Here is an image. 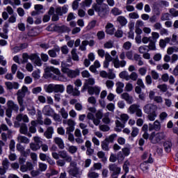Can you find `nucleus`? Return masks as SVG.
Listing matches in <instances>:
<instances>
[{"instance_id":"cd10ccee","label":"nucleus","mask_w":178,"mask_h":178,"mask_svg":"<svg viewBox=\"0 0 178 178\" xmlns=\"http://www.w3.org/2000/svg\"><path fill=\"white\" fill-rule=\"evenodd\" d=\"M30 148L32 151L36 152L40 149L39 143H30Z\"/></svg>"},{"instance_id":"49530a36","label":"nucleus","mask_w":178,"mask_h":178,"mask_svg":"<svg viewBox=\"0 0 178 178\" xmlns=\"http://www.w3.org/2000/svg\"><path fill=\"white\" fill-rule=\"evenodd\" d=\"M17 27L19 31L24 32L26 31V25L24 23H19Z\"/></svg>"},{"instance_id":"393cba45","label":"nucleus","mask_w":178,"mask_h":178,"mask_svg":"<svg viewBox=\"0 0 178 178\" xmlns=\"http://www.w3.org/2000/svg\"><path fill=\"white\" fill-rule=\"evenodd\" d=\"M18 140H20L21 143L29 144V143H30V140L29 139V138L25 136H20L19 137H18Z\"/></svg>"},{"instance_id":"0e129e2a","label":"nucleus","mask_w":178,"mask_h":178,"mask_svg":"<svg viewBox=\"0 0 178 178\" xmlns=\"http://www.w3.org/2000/svg\"><path fill=\"white\" fill-rule=\"evenodd\" d=\"M67 152L66 151H60L59 152V156L61 158V159H65L67 156Z\"/></svg>"},{"instance_id":"a18cd8bd","label":"nucleus","mask_w":178,"mask_h":178,"mask_svg":"<svg viewBox=\"0 0 178 178\" xmlns=\"http://www.w3.org/2000/svg\"><path fill=\"white\" fill-rule=\"evenodd\" d=\"M95 117L97 119L102 120L104 117V113L102 110L97 111V112L95 113Z\"/></svg>"},{"instance_id":"3c124183","label":"nucleus","mask_w":178,"mask_h":178,"mask_svg":"<svg viewBox=\"0 0 178 178\" xmlns=\"http://www.w3.org/2000/svg\"><path fill=\"white\" fill-rule=\"evenodd\" d=\"M17 12L20 17H23L25 15V10L22 8H18Z\"/></svg>"},{"instance_id":"0eeeda50","label":"nucleus","mask_w":178,"mask_h":178,"mask_svg":"<svg viewBox=\"0 0 178 178\" xmlns=\"http://www.w3.org/2000/svg\"><path fill=\"white\" fill-rule=\"evenodd\" d=\"M55 8L51 6L50 7L48 13H47V15H51V22H58L59 19H60V17L59 15H58L57 14H55Z\"/></svg>"},{"instance_id":"338daca9","label":"nucleus","mask_w":178,"mask_h":178,"mask_svg":"<svg viewBox=\"0 0 178 178\" xmlns=\"http://www.w3.org/2000/svg\"><path fill=\"white\" fill-rule=\"evenodd\" d=\"M74 87L72 85H68L67 86V92L68 95H71L73 92Z\"/></svg>"},{"instance_id":"052dcab7","label":"nucleus","mask_w":178,"mask_h":178,"mask_svg":"<svg viewBox=\"0 0 178 178\" xmlns=\"http://www.w3.org/2000/svg\"><path fill=\"white\" fill-rule=\"evenodd\" d=\"M148 163H145V161L140 164L141 169L145 170H148L149 169V165H147Z\"/></svg>"},{"instance_id":"aec40b11","label":"nucleus","mask_w":178,"mask_h":178,"mask_svg":"<svg viewBox=\"0 0 178 178\" xmlns=\"http://www.w3.org/2000/svg\"><path fill=\"white\" fill-rule=\"evenodd\" d=\"M118 137V134H111L108 138H105V140L110 143H113V141L115 140V138Z\"/></svg>"},{"instance_id":"e2e57ef3","label":"nucleus","mask_w":178,"mask_h":178,"mask_svg":"<svg viewBox=\"0 0 178 178\" xmlns=\"http://www.w3.org/2000/svg\"><path fill=\"white\" fill-rule=\"evenodd\" d=\"M115 85V83H113V81L108 80L106 82V86L108 88H113V86Z\"/></svg>"},{"instance_id":"39448f33","label":"nucleus","mask_w":178,"mask_h":178,"mask_svg":"<svg viewBox=\"0 0 178 178\" xmlns=\"http://www.w3.org/2000/svg\"><path fill=\"white\" fill-rule=\"evenodd\" d=\"M29 92V88L26 86H23L21 90H17V102L22 104L24 102V98L26 97V92Z\"/></svg>"},{"instance_id":"b1692460","label":"nucleus","mask_w":178,"mask_h":178,"mask_svg":"<svg viewBox=\"0 0 178 178\" xmlns=\"http://www.w3.org/2000/svg\"><path fill=\"white\" fill-rule=\"evenodd\" d=\"M89 41L88 40H83L81 42V44L79 47L81 51H84L86 50V47L88 45Z\"/></svg>"},{"instance_id":"864d4df0","label":"nucleus","mask_w":178,"mask_h":178,"mask_svg":"<svg viewBox=\"0 0 178 178\" xmlns=\"http://www.w3.org/2000/svg\"><path fill=\"white\" fill-rule=\"evenodd\" d=\"M51 19V15H44L42 18L43 23H48Z\"/></svg>"},{"instance_id":"8fccbe9b","label":"nucleus","mask_w":178,"mask_h":178,"mask_svg":"<svg viewBox=\"0 0 178 178\" xmlns=\"http://www.w3.org/2000/svg\"><path fill=\"white\" fill-rule=\"evenodd\" d=\"M131 47V43L129 41L125 42L123 44V48L125 50H129Z\"/></svg>"},{"instance_id":"4468645a","label":"nucleus","mask_w":178,"mask_h":178,"mask_svg":"<svg viewBox=\"0 0 178 178\" xmlns=\"http://www.w3.org/2000/svg\"><path fill=\"white\" fill-rule=\"evenodd\" d=\"M54 141H55V143L58 145V147L60 149H63L65 148V145L61 138L56 137L54 139Z\"/></svg>"},{"instance_id":"13d9d810","label":"nucleus","mask_w":178,"mask_h":178,"mask_svg":"<svg viewBox=\"0 0 178 178\" xmlns=\"http://www.w3.org/2000/svg\"><path fill=\"white\" fill-rule=\"evenodd\" d=\"M106 108L110 111L112 112L115 110V104L113 103H109L106 106Z\"/></svg>"},{"instance_id":"ddd939ff","label":"nucleus","mask_w":178,"mask_h":178,"mask_svg":"<svg viewBox=\"0 0 178 178\" xmlns=\"http://www.w3.org/2000/svg\"><path fill=\"white\" fill-rule=\"evenodd\" d=\"M53 134H54L53 127H49L47 131H44V135L47 139H51L52 138Z\"/></svg>"},{"instance_id":"603ef678","label":"nucleus","mask_w":178,"mask_h":178,"mask_svg":"<svg viewBox=\"0 0 178 178\" xmlns=\"http://www.w3.org/2000/svg\"><path fill=\"white\" fill-rule=\"evenodd\" d=\"M61 115L63 118L67 119L68 118V113L65 111V108H62L60 111Z\"/></svg>"},{"instance_id":"4c0bfd02","label":"nucleus","mask_w":178,"mask_h":178,"mask_svg":"<svg viewBox=\"0 0 178 178\" xmlns=\"http://www.w3.org/2000/svg\"><path fill=\"white\" fill-rule=\"evenodd\" d=\"M119 76L120 79H125L127 81L129 80V78H128L129 75H128L127 72H126V71L121 72L119 74Z\"/></svg>"},{"instance_id":"37998d69","label":"nucleus","mask_w":178,"mask_h":178,"mask_svg":"<svg viewBox=\"0 0 178 178\" xmlns=\"http://www.w3.org/2000/svg\"><path fill=\"white\" fill-rule=\"evenodd\" d=\"M139 134V129L138 127H133V131H131V136L133 138L136 137Z\"/></svg>"},{"instance_id":"680f3d73","label":"nucleus","mask_w":178,"mask_h":178,"mask_svg":"<svg viewBox=\"0 0 178 178\" xmlns=\"http://www.w3.org/2000/svg\"><path fill=\"white\" fill-rule=\"evenodd\" d=\"M116 161H118V156H116L113 154H111L110 156V158H109V161L115 163V162H116Z\"/></svg>"},{"instance_id":"dca6fc26","label":"nucleus","mask_w":178,"mask_h":178,"mask_svg":"<svg viewBox=\"0 0 178 178\" xmlns=\"http://www.w3.org/2000/svg\"><path fill=\"white\" fill-rule=\"evenodd\" d=\"M117 22L121 25L122 27L125 26L127 24V19L123 16H119L117 18Z\"/></svg>"},{"instance_id":"1a4fd4ad","label":"nucleus","mask_w":178,"mask_h":178,"mask_svg":"<svg viewBox=\"0 0 178 178\" xmlns=\"http://www.w3.org/2000/svg\"><path fill=\"white\" fill-rule=\"evenodd\" d=\"M163 146L166 153H170L172 151V143L170 140H165L163 142Z\"/></svg>"},{"instance_id":"6e6d98bb","label":"nucleus","mask_w":178,"mask_h":178,"mask_svg":"<svg viewBox=\"0 0 178 178\" xmlns=\"http://www.w3.org/2000/svg\"><path fill=\"white\" fill-rule=\"evenodd\" d=\"M39 168L40 171L44 172L47 170V165L42 163H39Z\"/></svg>"},{"instance_id":"bf43d9fd","label":"nucleus","mask_w":178,"mask_h":178,"mask_svg":"<svg viewBox=\"0 0 178 178\" xmlns=\"http://www.w3.org/2000/svg\"><path fill=\"white\" fill-rule=\"evenodd\" d=\"M120 118H121L122 122H127L129 118V115L125 113L122 114Z\"/></svg>"},{"instance_id":"5701e85b","label":"nucleus","mask_w":178,"mask_h":178,"mask_svg":"<svg viewBox=\"0 0 178 178\" xmlns=\"http://www.w3.org/2000/svg\"><path fill=\"white\" fill-rule=\"evenodd\" d=\"M44 88L47 92L51 93L54 92V85L53 84L45 85Z\"/></svg>"},{"instance_id":"774afa93","label":"nucleus","mask_w":178,"mask_h":178,"mask_svg":"<svg viewBox=\"0 0 178 178\" xmlns=\"http://www.w3.org/2000/svg\"><path fill=\"white\" fill-rule=\"evenodd\" d=\"M133 90V85L131 83H127L125 86V90L127 92H131Z\"/></svg>"},{"instance_id":"ea45409f","label":"nucleus","mask_w":178,"mask_h":178,"mask_svg":"<svg viewBox=\"0 0 178 178\" xmlns=\"http://www.w3.org/2000/svg\"><path fill=\"white\" fill-rule=\"evenodd\" d=\"M96 25H97V20L93 19L90 23H88V28L89 29V30H92L94 28H95Z\"/></svg>"},{"instance_id":"bb28decb","label":"nucleus","mask_w":178,"mask_h":178,"mask_svg":"<svg viewBox=\"0 0 178 178\" xmlns=\"http://www.w3.org/2000/svg\"><path fill=\"white\" fill-rule=\"evenodd\" d=\"M124 155L122 154V152H119L117 154V160L118 163L120 164L122 163V161L124 160Z\"/></svg>"},{"instance_id":"58836bf2","label":"nucleus","mask_w":178,"mask_h":178,"mask_svg":"<svg viewBox=\"0 0 178 178\" xmlns=\"http://www.w3.org/2000/svg\"><path fill=\"white\" fill-rule=\"evenodd\" d=\"M23 61L22 63H29V59H30V56H29L28 53H23L22 54Z\"/></svg>"},{"instance_id":"412c9836","label":"nucleus","mask_w":178,"mask_h":178,"mask_svg":"<svg viewBox=\"0 0 178 178\" xmlns=\"http://www.w3.org/2000/svg\"><path fill=\"white\" fill-rule=\"evenodd\" d=\"M140 106L138 104H132L129 106V110L131 114H134L139 109Z\"/></svg>"},{"instance_id":"c9c22d12","label":"nucleus","mask_w":178,"mask_h":178,"mask_svg":"<svg viewBox=\"0 0 178 178\" xmlns=\"http://www.w3.org/2000/svg\"><path fill=\"white\" fill-rule=\"evenodd\" d=\"M15 140H14V139H12L10 141V145H9V149L10 151L11 152H15Z\"/></svg>"},{"instance_id":"6ab92c4d","label":"nucleus","mask_w":178,"mask_h":178,"mask_svg":"<svg viewBox=\"0 0 178 178\" xmlns=\"http://www.w3.org/2000/svg\"><path fill=\"white\" fill-rule=\"evenodd\" d=\"M109 145L110 143L107 142L106 139H104V140H103L101 143L102 149L104 151H109Z\"/></svg>"},{"instance_id":"c85d7f7f","label":"nucleus","mask_w":178,"mask_h":178,"mask_svg":"<svg viewBox=\"0 0 178 178\" xmlns=\"http://www.w3.org/2000/svg\"><path fill=\"white\" fill-rule=\"evenodd\" d=\"M97 37L99 40H102L105 38L106 33L104 31H99L97 33Z\"/></svg>"},{"instance_id":"de8ad7c7","label":"nucleus","mask_w":178,"mask_h":178,"mask_svg":"<svg viewBox=\"0 0 178 178\" xmlns=\"http://www.w3.org/2000/svg\"><path fill=\"white\" fill-rule=\"evenodd\" d=\"M102 122L105 124H111V118H109L108 115H105L102 119Z\"/></svg>"},{"instance_id":"f257e3e1","label":"nucleus","mask_w":178,"mask_h":178,"mask_svg":"<svg viewBox=\"0 0 178 178\" xmlns=\"http://www.w3.org/2000/svg\"><path fill=\"white\" fill-rule=\"evenodd\" d=\"M46 31L48 32H56L58 33H70L71 31V29L70 27L65 26V25H62V26H58L54 23H51L48 25L46 28Z\"/></svg>"},{"instance_id":"473e14b6","label":"nucleus","mask_w":178,"mask_h":178,"mask_svg":"<svg viewBox=\"0 0 178 178\" xmlns=\"http://www.w3.org/2000/svg\"><path fill=\"white\" fill-rule=\"evenodd\" d=\"M70 175L72 177H76L79 175V169L77 168H74L70 170Z\"/></svg>"},{"instance_id":"4d7b16f0","label":"nucleus","mask_w":178,"mask_h":178,"mask_svg":"<svg viewBox=\"0 0 178 178\" xmlns=\"http://www.w3.org/2000/svg\"><path fill=\"white\" fill-rule=\"evenodd\" d=\"M122 154L124 156H128L129 154H130V150L129 148L127 147H124L122 149Z\"/></svg>"},{"instance_id":"423d86ee","label":"nucleus","mask_w":178,"mask_h":178,"mask_svg":"<svg viewBox=\"0 0 178 178\" xmlns=\"http://www.w3.org/2000/svg\"><path fill=\"white\" fill-rule=\"evenodd\" d=\"M108 169L110 172H112V174L111 175V178L118 177V175L120 174L121 172V168L120 167H118V165H116V163L110 164L108 165Z\"/></svg>"},{"instance_id":"c03bdc74","label":"nucleus","mask_w":178,"mask_h":178,"mask_svg":"<svg viewBox=\"0 0 178 178\" xmlns=\"http://www.w3.org/2000/svg\"><path fill=\"white\" fill-rule=\"evenodd\" d=\"M157 88L160 89L162 92H165L168 90V86L166 84H162L157 86Z\"/></svg>"},{"instance_id":"72a5a7b5","label":"nucleus","mask_w":178,"mask_h":178,"mask_svg":"<svg viewBox=\"0 0 178 178\" xmlns=\"http://www.w3.org/2000/svg\"><path fill=\"white\" fill-rule=\"evenodd\" d=\"M147 48H149V49L152 50V51L156 50V47L155 41H153L152 40H150L149 46L147 47Z\"/></svg>"},{"instance_id":"f3484780","label":"nucleus","mask_w":178,"mask_h":178,"mask_svg":"<svg viewBox=\"0 0 178 178\" xmlns=\"http://www.w3.org/2000/svg\"><path fill=\"white\" fill-rule=\"evenodd\" d=\"M165 138V134L163 131L158 132L156 134V142L159 143L162 140H164Z\"/></svg>"},{"instance_id":"2eb2a0df","label":"nucleus","mask_w":178,"mask_h":178,"mask_svg":"<svg viewBox=\"0 0 178 178\" xmlns=\"http://www.w3.org/2000/svg\"><path fill=\"white\" fill-rule=\"evenodd\" d=\"M65 90V87L63 85H54V92H63Z\"/></svg>"},{"instance_id":"9b49d317","label":"nucleus","mask_w":178,"mask_h":178,"mask_svg":"<svg viewBox=\"0 0 178 178\" xmlns=\"http://www.w3.org/2000/svg\"><path fill=\"white\" fill-rule=\"evenodd\" d=\"M26 29L29 30L27 33V35L28 37H36L38 35V33L37 32V31L35 30V29L32 28L31 29H30V26L26 25Z\"/></svg>"},{"instance_id":"f03ea898","label":"nucleus","mask_w":178,"mask_h":178,"mask_svg":"<svg viewBox=\"0 0 178 178\" xmlns=\"http://www.w3.org/2000/svg\"><path fill=\"white\" fill-rule=\"evenodd\" d=\"M143 110L145 113L149 115V121L154 122L157 117L156 111L158 110V106L153 104H148L144 106Z\"/></svg>"},{"instance_id":"7c9ffc66","label":"nucleus","mask_w":178,"mask_h":178,"mask_svg":"<svg viewBox=\"0 0 178 178\" xmlns=\"http://www.w3.org/2000/svg\"><path fill=\"white\" fill-rule=\"evenodd\" d=\"M71 54L72 55V60H74V61L79 60V57L77 53L76 52L75 49H74L71 51Z\"/></svg>"},{"instance_id":"a878e982","label":"nucleus","mask_w":178,"mask_h":178,"mask_svg":"<svg viewBox=\"0 0 178 178\" xmlns=\"http://www.w3.org/2000/svg\"><path fill=\"white\" fill-rule=\"evenodd\" d=\"M130 165V163L128 160H127L122 166V169L124 171L126 174H127L129 172V166Z\"/></svg>"},{"instance_id":"f704fd0d","label":"nucleus","mask_w":178,"mask_h":178,"mask_svg":"<svg viewBox=\"0 0 178 178\" xmlns=\"http://www.w3.org/2000/svg\"><path fill=\"white\" fill-rule=\"evenodd\" d=\"M27 131H29V129L27 128V125L26 124L22 126L19 129V132L22 134L26 135L27 134Z\"/></svg>"},{"instance_id":"20e7f679","label":"nucleus","mask_w":178,"mask_h":178,"mask_svg":"<svg viewBox=\"0 0 178 178\" xmlns=\"http://www.w3.org/2000/svg\"><path fill=\"white\" fill-rule=\"evenodd\" d=\"M109 6L108 5L104 3L102 7L95 6V10L98 12L99 16L100 17H106L109 13Z\"/></svg>"},{"instance_id":"2f4dec72","label":"nucleus","mask_w":178,"mask_h":178,"mask_svg":"<svg viewBox=\"0 0 178 178\" xmlns=\"http://www.w3.org/2000/svg\"><path fill=\"white\" fill-rule=\"evenodd\" d=\"M134 24H131V26H129L130 31L128 33V38L132 39V40H134V33L131 30L134 28Z\"/></svg>"},{"instance_id":"4be33fe9","label":"nucleus","mask_w":178,"mask_h":178,"mask_svg":"<svg viewBox=\"0 0 178 178\" xmlns=\"http://www.w3.org/2000/svg\"><path fill=\"white\" fill-rule=\"evenodd\" d=\"M111 13L113 15V16H119V15H122V12L119 8L115 7L112 8Z\"/></svg>"},{"instance_id":"9d476101","label":"nucleus","mask_w":178,"mask_h":178,"mask_svg":"<svg viewBox=\"0 0 178 178\" xmlns=\"http://www.w3.org/2000/svg\"><path fill=\"white\" fill-rule=\"evenodd\" d=\"M101 89L97 86L90 87L88 88V94L92 95L95 94V95H99L100 94Z\"/></svg>"},{"instance_id":"f8f14e48","label":"nucleus","mask_w":178,"mask_h":178,"mask_svg":"<svg viewBox=\"0 0 178 178\" xmlns=\"http://www.w3.org/2000/svg\"><path fill=\"white\" fill-rule=\"evenodd\" d=\"M42 113L45 116L50 117L51 113H54V110L50 107V106L47 105L43 108Z\"/></svg>"},{"instance_id":"6e6552de","label":"nucleus","mask_w":178,"mask_h":178,"mask_svg":"<svg viewBox=\"0 0 178 178\" xmlns=\"http://www.w3.org/2000/svg\"><path fill=\"white\" fill-rule=\"evenodd\" d=\"M51 72V71L50 67H46V69H44V74L43 75L44 78L47 79L49 78L53 77L54 79H57V76L54 75Z\"/></svg>"},{"instance_id":"a19ab883","label":"nucleus","mask_w":178,"mask_h":178,"mask_svg":"<svg viewBox=\"0 0 178 178\" xmlns=\"http://www.w3.org/2000/svg\"><path fill=\"white\" fill-rule=\"evenodd\" d=\"M161 22H165V20H170V14L168 13H163L161 16Z\"/></svg>"},{"instance_id":"09e8293b","label":"nucleus","mask_w":178,"mask_h":178,"mask_svg":"<svg viewBox=\"0 0 178 178\" xmlns=\"http://www.w3.org/2000/svg\"><path fill=\"white\" fill-rule=\"evenodd\" d=\"M138 76L136 72H132L130 76L128 75L129 80L131 79L133 81H136Z\"/></svg>"},{"instance_id":"7ed1b4c3","label":"nucleus","mask_w":178,"mask_h":178,"mask_svg":"<svg viewBox=\"0 0 178 178\" xmlns=\"http://www.w3.org/2000/svg\"><path fill=\"white\" fill-rule=\"evenodd\" d=\"M63 65L62 63L61 71L63 73L67 74L68 78L74 79L80 75V70L79 69H76L75 70H70L66 67L68 66L67 65H66L65 67H63Z\"/></svg>"},{"instance_id":"5fc2aeb1","label":"nucleus","mask_w":178,"mask_h":178,"mask_svg":"<svg viewBox=\"0 0 178 178\" xmlns=\"http://www.w3.org/2000/svg\"><path fill=\"white\" fill-rule=\"evenodd\" d=\"M123 36V32L122 30H117V31L115 33V37L117 38H121Z\"/></svg>"},{"instance_id":"a211bd4d","label":"nucleus","mask_w":178,"mask_h":178,"mask_svg":"<svg viewBox=\"0 0 178 178\" xmlns=\"http://www.w3.org/2000/svg\"><path fill=\"white\" fill-rule=\"evenodd\" d=\"M49 68H50L51 72H53L58 76H57V79H55V80H60V78L63 76L58 69L54 68V67H49Z\"/></svg>"},{"instance_id":"e433bc0d","label":"nucleus","mask_w":178,"mask_h":178,"mask_svg":"<svg viewBox=\"0 0 178 178\" xmlns=\"http://www.w3.org/2000/svg\"><path fill=\"white\" fill-rule=\"evenodd\" d=\"M29 47V44L24 42L21 43L19 47H17L16 49H17L18 51L26 49Z\"/></svg>"},{"instance_id":"69168bd1","label":"nucleus","mask_w":178,"mask_h":178,"mask_svg":"<svg viewBox=\"0 0 178 178\" xmlns=\"http://www.w3.org/2000/svg\"><path fill=\"white\" fill-rule=\"evenodd\" d=\"M56 15L59 17L63 15L61 7H58L56 8Z\"/></svg>"},{"instance_id":"c756f323","label":"nucleus","mask_w":178,"mask_h":178,"mask_svg":"<svg viewBox=\"0 0 178 178\" xmlns=\"http://www.w3.org/2000/svg\"><path fill=\"white\" fill-rule=\"evenodd\" d=\"M153 124L154 125V131H159L161 130V124L159 120H156V121L154 122V123H153Z\"/></svg>"},{"instance_id":"79ce46f5","label":"nucleus","mask_w":178,"mask_h":178,"mask_svg":"<svg viewBox=\"0 0 178 178\" xmlns=\"http://www.w3.org/2000/svg\"><path fill=\"white\" fill-rule=\"evenodd\" d=\"M2 165H3V168L6 169V170H8L9 166H10V162L9 161L6 159L5 160H3L2 161Z\"/></svg>"}]
</instances>
